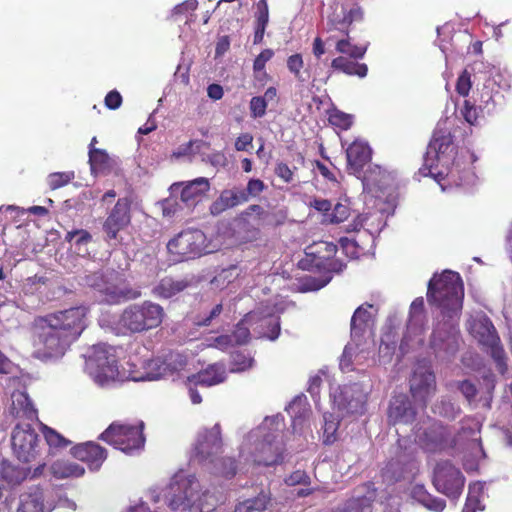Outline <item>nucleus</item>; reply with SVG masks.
Wrapping results in <instances>:
<instances>
[{
  "mask_svg": "<svg viewBox=\"0 0 512 512\" xmlns=\"http://www.w3.org/2000/svg\"><path fill=\"white\" fill-rule=\"evenodd\" d=\"M464 288L458 273L446 270L428 283L427 299L441 310L442 320L438 321L431 337L430 346L440 359L454 356L460 343L458 320L462 310Z\"/></svg>",
  "mask_w": 512,
  "mask_h": 512,
  "instance_id": "obj_1",
  "label": "nucleus"
},
{
  "mask_svg": "<svg viewBox=\"0 0 512 512\" xmlns=\"http://www.w3.org/2000/svg\"><path fill=\"white\" fill-rule=\"evenodd\" d=\"M88 308L73 307L42 319L34 340V356L42 361L61 358L86 328Z\"/></svg>",
  "mask_w": 512,
  "mask_h": 512,
  "instance_id": "obj_2",
  "label": "nucleus"
},
{
  "mask_svg": "<svg viewBox=\"0 0 512 512\" xmlns=\"http://www.w3.org/2000/svg\"><path fill=\"white\" fill-rule=\"evenodd\" d=\"M150 495L154 503L163 502L171 510L180 511L196 508L199 512H211L219 502L208 490L201 492L198 479L184 471L176 473L163 490L154 489Z\"/></svg>",
  "mask_w": 512,
  "mask_h": 512,
  "instance_id": "obj_3",
  "label": "nucleus"
},
{
  "mask_svg": "<svg viewBox=\"0 0 512 512\" xmlns=\"http://www.w3.org/2000/svg\"><path fill=\"white\" fill-rule=\"evenodd\" d=\"M283 418L279 415L266 417L256 429L250 431L245 438L240 456L251 459L257 465L271 466L282 462L283 443L280 432Z\"/></svg>",
  "mask_w": 512,
  "mask_h": 512,
  "instance_id": "obj_4",
  "label": "nucleus"
},
{
  "mask_svg": "<svg viewBox=\"0 0 512 512\" xmlns=\"http://www.w3.org/2000/svg\"><path fill=\"white\" fill-rule=\"evenodd\" d=\"M454 145L450 132L446 129L437 128L428 144L424 156V164L419 169V174L432 176L440 182L445 175L453 173L449 171L450 165L454 163Z\"/></svg>",
  "mask_w": 512,
  "mask_h": 512,
  "instance_id": "obj_5",
  "label": "nucleus"
},
{
  "mask_svg": "<svg viewBox=\"0 0 512 512\" xmlns=\"http://www.w3.org/2000/svg\"><path fill=\"white\" fill-rule=\"evenodd\" d=\"M165 316L161 305L152 301L127 306L116 322V330L122 335L143 333L157 328Z\"/></svg>",
  "mask_w": 512,
  "mask_h": 512,
  "instance_id": "obj_6",
  "label": "nucleus"
},
{
  "mask_svg": "<svg viewBox=\"0 0 512 512\" xmlns=\"http://www.w3.org/2000/svg\"><path fill=\"white\" fill-rule=\"evenodd\" d=\"M85 283L98 291L102 301L108 304H119L141 296V292L130 287L124 276L115 270L86 275Z\"/></svg>",
  "mask_w": 512,
  "mask_h": 512,
  "instance_id": "obj_7",
  "label": "nucleus"
},
{
  "mask_svg": "<svg viewBox=\"0 0 512 512\" xmlns=\"http://www.w3.org/2000/svg\"><path fill=\"white\" fill-rule=\"evenodd\" d=\"M86 357L85 370L99 386H108L115 381H122L126 364L118 369L114 349L106 344L94 345Z\"/></svg>",
  "mask_w": 512,
  "mask_h": 512,
  "instance_id": "obj_8",
  "label": "nucleus"
},
{
  "mask_svg": "<svg viewBox=\"0 0 512 512\" xmlns=\"http://www.w3.org/2000/svg\"><path fill=\"white\" fill-rule=\"evenodd\" d=\"M143 427V422L137 425L114 422L100 435V439L125 454L134 455L145 445Z\"/></svg>",
  "mask_w": 512,
  "mask_h": 512,
  "instance_id": "obj_9",
  "label": "nucleus"
},
{
  "mask_svg": "<svg viewBox=\"0 0 512 512\" xmlns=\"http://www.w3.org/2000/svg\"><path fill=\"white\" fill-rule=\"evenodd\" d=\"M377 311V308L371 304H363L355 310L351 318V337L354 344L349 343L344 349L340 360V367L343 371L350 369L355 350L364 333L373 327Z\"/></svg>",
  "mask_w": 512,
  "mask_h": 512,
  "instance_id": "obj_10",
  "label": "nucleus"
},
{
  "mask_svg": "<svg viewBox=\"0 0 512 512\" xmlns=\"http://www.w3.org/2000/svg\"><path fill=\"white\" fill-rule=\"evenodd\" d=\"M167 249L175 262L193 259L208 252L206 236L198 229L180 232L168 242Z\"/></svg>",
  "mask_w": 512,
  "mask_h": 512,
  "instance_id": "obj_11",
  "label": "nucleus"
},
{
  "mask_svg": "<svg viewBox=\"0 0 512 512\" xmlns=\"http://www.w3.org/2000/svg\"><path fill=\"white\" fill-rule=\"evenodd\" d=\"M255 320H265L269 325L273 326V333L268 334L269 340H276L280 334V321L279 316L275 313L273 306H263L254 311L249 312L245 317L236 325L235 330L230 335L235 345H243L250 339L249 326H254Z\"/></svg>",
  "mask_w": 512,
  "mask_h": 512,
  "instance_id": "obj_12",
  "label": "nucleus"
},
{
  "mask_svg": "<svg viewBox=\"0 0 512 512\" xmlns=\"http://www.w3.org/2000/svg\"><path fill=\"white\" fill-rule=\"evenodd\" d=\"M472 333L475 338L478 339L479 343L486 347L487 352H489L491 357L494 359L498 371L501 374H504L507 370L506 354L500 344V338L490 319L483 316L476 320L472 325Z\"/></svg>",
  "mask_w": 512,
  "mask_h": 512,
  "instance_id": "obj_13",
  "label": "nucleus"
},
{
  "mask_svg": "<svg viewBox=\"0 0 512 512\" xmlns=\"http://www.w3.org/2000/svg\"><path fill=\"white\" fill-rule=\"evenodd\" d=\"M11 442L15 456L22 462L33 461L39 455L40 439L29 423H19L14 427Z\"/></svg>",
  "mask_w": 512,
  "mask_h": 512,
  "instance_id": "obj_14",
  "label": "nucleus"
},
{
  "mask_svg": "<svg viewBox=\"0 0 512 512\" xmlns=\"http://www.w3.org/2000/svg\"><path fill=\"white\" fill-rule=\"evenodd\" d=\"M465 478L461 471L448 461L439 462L434 470L433 484L436 490L451 499H457L464 488Z\"/></svg>",
  "mask_w": 512,
  "mask_h": 512,
  "instance_id": "obj_15",
  "label": "nucleus"
},
{
  "mask_svg": "<svg viewBox=\"0 0 512 512\" xmlns=\"http://www.w3.org/2000/svg\"><path fill=\"white\" fill-rule=\"evenodd\" d=\"M222 448L221 428L219 424H215L212 428H205L198 433L193 457L204 466L213 463L214 458L222 452Z\"/></svg>",
  "mask_w": 512,
  "mask_h": 512,
  "instance_id": "obj_16",
  "label": "nucleus"
},
{
  "mask_svg": "<svg viewBox=\"0 0 512 512\" xmlns=\"http://www.w3.org/2000/svg\"><path fill=\"white\" fill-rule=\"evenodd\" d=\"M163 377H167L163 359H149L142 362L140 367L129 359L122 374V381H154Z\"/></svg>",
  "mask_w": 512,
  "mask_h": 512,
  "instance_id": "obj_17",
  "label": "nucleus"
},
{
  "mask_svg": "<svg viewBox=\"0 0 512 512\" xmlns=\"http://www.w3.org/2000/svg\"><path fill=\"white\" fill-rule=\"evenodd\" d=\"M131 223V201L127 197L119 198L103 223L106 239L116 240L118 233Z\"/></svg>",
  "mask_w": 512,
  "mask_h": 512,
  "instance_id": "obj_18",
  "label": "nucleus"
},
{
  "mask_svg": "<svg viewBox=\"0 0 512 512\" xmlns=\"http://www.w3.org/2000/svg\"><path fill=\"white\" fill-rule=\"evenodd\" d=\"M450 433L439 422H431L428 426L418 428L415 440L425 450L430 452L441 451L449 446Z\"/></svg>",
  "mask_w": 512,
  "mask_h": 512,
  "instance_id": "obj_19",
  "label": "nucleus"
},
{
  "mask_svg": "<svg viewBox=\"0 0 512 512\" xmlns=\"http://www.w3.org/2000/svg\"><path fill=\"white\" fill-rule=\"evenodd\" d=\"M436 390L435 376L427 368L418 367L410 379V391L415 401L426 406Z\"/></svg>",
  "mask_w": 512,
  "mask_h": 512,
  "instance_id": "obj_20",
  "label": "nucleus"
},
{
  "mask_svg": "<svg viewBox=\"0 0 512 512\" xmlns=\"http://www.w3.org/2000/svg\"><path fill=\"white\" fill-rule=\"evenodd\" d=\"M334 404L344 414H362L365 410L366 396L357 384L345 386L338 395H333Z\"/></svg>",
  "mask_w": 512,
  "mask_h": 512,
  "instance_id": "obj_21",
  "label": "nucleus"
},
{
  "mask_svg": "<svg viewBox=\"0 0 512 512\" xmlns=\"http://www.w3.org/2000/svg\"><path fill=\"white\" fill-rule=\"evenodd\" d=\"M210 183L205 177H199L188 182L174 183L170 186L172 195L180 193V199L187 207L193 206L209 190Z\"/></svg>",
  "mask_w": 512,
  "mask_h": 512,
  "instance_id": "obj_22",
  "label": "nucleus"
},
{
  "mask_svg": "<svg viewBox=\"0 0 512 512\" xmlns=\"http://www.w3.org/2000/svg\"><path fill=\"white\" fill-rule=\"evenodd\" d=\"M385 224L383 212H366L359 215L353 223L348 226L347 231H359L360 228H364V232L361 234L368 240L370 246L373 247L376 235L381 232Z\"/></svg>",
  "mask_w": 512,
  "mask_h": 512,
  "instance_id": "obj_23",
  "label": "nucleus"
},
{
  "mask_svg": "<svg viewBox=\"0 0 512 512\" xmlns=\"http://www.w3.org/2000/svg\"><path fill=\"white\" fill-rule=\"evenodd\" d=\"M71 453L76 459L86 463L91 471H98L107 458L106 449L92 441L74 446Z\"/></svg>",
  "mask_w": 512,
  "mask_h": 512,
  "instance_id": "obj_24",
  "label": "nucleus"
},
{
  "mask_svg": "<svg viewBox=\"0 0 512 512\" xmlns=\"http://www.w3.org/2000/svg\"><path fill=\"white\" fill-rule=\"evenodd\" d=\"M415 415L416 412L406 395L399 394L393 397L388 411V417L391 422L394 424H407L414 420Z\"/></svg>",
  "mask_w": 512,
  "mask_h": 512,
  "instance_id": "obj_25",
  "label": "nucleus"
},
{
  "mask_svg": "<svg viewBox=\"0 0 512 512\" xmlns=\"http://www.w3.org/2000/svg\"><path fill=\"white\" fill-rule=\"evenodd\" d=\"M337 252V246L330 242L320 241L308 246L305 250L306 256L311 257L315 266L331 268L333 259Z\"/></svg>",
  "mask_w": 512,
  "mask_h": 512,
  "instance_id": "obj_26",
  "label": "nucleus"
},
{
  "mask_svg": "<svg viewBox=\"0 0 512 512\" xmlns=\"http://www.w3.org/2000/svg\"><path fill=\"white\" fill-rule=\"evenodd\" d=\"M16 512H45L42 489L33 486L21 493Z\"/></svg>",
  "mask_w": 512,
  "mask_h": 512,
  "instance_id": "obj_27",
  "label": "nucleus"
},
{
  "mask_svg": "<svg viewBox=\"0 0 512 512\" xmlns=\"http://www.w3.org/2000/svg\"><path fill=\"white\" fill-rule=\"evenodd\" d=\"M349 167L355 172H360L371 159V149L368 144L355 141L346 151Z\"/></svg>",
  "mask_w": 512,
  "mask_h": 512,
  "instance_id": "obj_28",
  "label": "nucleus"
},
{
  "mask_svg": "<svg viewBox=\"0 0 512 512\" xmlns=\"http://www.w3.org/2000/svg\"><path fill=\"white\" fill-rule=\"evenodd\" d=\"M187 279H173L165 277L161 279L152 289V294L157 298L168 299L184 291L190 286Z\"/></svg>",
  "mask_w": 512,
  "mask_h": 512,
  "instance_id": "obj_29",
  "label": "nucleus"
},
{
  "mask_svg": "<svg viewBox=\"0 0 512 512\" xmlns=\"http://www.w3.org/2000/svg\"><path fill=\"white\" fill-rule=\"evenodd\" d=\"M190 382L202 386H213L222 383L226 379V369L223 364L216 363L210 365L204 371L199 372L192 377H188Z\"/></svg>",
  "mask_w": 512,
  "mask_h": 512,
  "instance_id": "obj_30",
  "label": "nucleus"
},
{
  "mask_svg": "<svg viewBox=\"0 0 512 512\" xmlns=\"http://www.w3.org/2000/svg\"><path fill=\"white\" fill-rule=\"evenodd\" d=\"M11 413L18 418L27 420L37 419V410L34 408L31 399L25 392H15L11 396Z\"/></svg>",
  "mask_w": 512,
  "mask_h": 512,
  "instance_id": "obj_31",
  "label": "nucleus"
},
{
  "mask_svg": "<svg viewBox=\"0 0 512 512\" xmlns=\"http://www.w3.org/2000/svg\"><path fill=\"white\" fill-rule=\"evenodd\" d=\"M411 497L433 512H442L446 507L445 500L432 496L423 485H415L410 492Z\"/></svg>",
  "mask_w": 512,
  "mask_h": 512,
  "instance_id": "obj_32",
  "label": "nucleus"
},
{
  "mask_svg": "<svg viewBox=\"0 0 512 512\" xmlns=\"http://www.w3.org/2000/svg\"><path fill=\"white\" fill-rule=\"evenodd\" d=\"M339 243L343 252L352 259L358 258L360 255L369 251V248H372L368 240H366L362 234L358 235L357 239L342 237Z\"/></svg>",
  "mask_w": 512,
  "mask_h": 512,
  "instance_id": "obj_33",
  "label": "nucleus"
},
{
  "mask_svg": "<svg viewBox=\"0 0 512 512\" xmlns=\"http://www.w3.org/2000/svg\"><path fill=\"white\" fill-rule=\"evenodd\" d=\"M271 503L270 492L261 491L256 497L246 499L240 502L235 509V512H263L267 510Z\"/></svg>",
  "mask_w": 512,
  "mask_h": 512,
  "instance_id": "obj_34",
  "label": "nucleus"
},
{
  "mask_svg": "<svg viewBox=\"0 0 512 512\" xmlns=\"http://www.w3.org/2000/svg\"><path fill=\"white\" fill-rule=\"evenodd\" d=\"M50 471L58 479L81 477L85 473V469L81 465L67 460L55 461L51 465Z\"/></svg>",
  "mask_w": 512,
  "mask_h": 512,
  "instance_id": "obj_35",
  "label": "nucleus"
},
{
  "mask_svg": "<svg viewBox=\"0 0 512 512\" xmlns=\"http://www.w3.org/2000/svg\"><path fill=\"white\" fill-rule=\"evenodd\" d=\"M331 67L347 75H357L364 78L367 75L368 67L364 63H356L346 57L339 56L332 60Z\"/></svg>",
  "mask_w": 512,
  "mask_h": 512,
  "instance_id": "obj_36",
  "label": "nucleus"
},
{
  "mask_svg": "<svg viewBox=\"0 0 512 512\" xmlns=\"http://www.w3.org/2000/svg\"><path fill=\"white\" fill-rule=\"evenodd\" d=\"M204 467L211 473L225 478H232L237 472L235 461L228 457L216 456L213 463H207Z\"/></svg>",
  "mask_w": 512,
  "mask_h": 512,
  "instance_id": "obj_37",
  "label": "nucleus"
},
{
  "mask_svg": "<svg viewBox=\"0 0 512 512\" xmlns=\"http://www.w3.org/2000/svg\"><path fill=\"white\" fill-rule=\"evenodd\" d=\"M30 470L13 465L8 461H3L0 469V475L10 485H18L24 481Z\"/></svg>",
  "mask_w": 512,
  "mask_h": 512,
  "instance_id": "obj_38",
  "label": "nucleus"
},
{
  "mask_svg": "<svg viewBox=\"0 0 512 512\" xmlns=\"http://www.w3.org/2000/svg\"><path fill=\"white\" fill-rule=\"evenodd\" d=\"M286 410L293 419V426L296 427L308 414L306 397L304 395L296 396L287 406Z\"/></svg>",
  "mask_w": 512,
  "mask_h": 512,
  "instance_id": "obj_39",
  "label": "nucleus"
},
{
  "mask_svg": "<svg viewBox=\"0 0 512 512\" xmlns=\"http://www.w3.org/2000/svg\"><path fill=\"white\" fill-rule=\"evenodd\" d=\"M286 410L293 419V426L296 427L308 414L306 397L304 395L296 396L287 406Z\"/></svg>",
  "mask_w": 512,
  "mask_h": 512,
  "instance_id": "obj_40",
  "label": "nucleus"
},
{
  "mask_svg": "<svg viewBox=\"0 0 512 512\" xmlns=\"http://www.w3.org/2000/svg\"><path fill=\"white\" fill-rule=\"evenodd\" d=\"M164 369L167 377H174L175 374L182 371L186 364V357L180 353H171L163 359Z\"/></svg>",
  "mask_w": 512,
  "mask_h": 512,
  "instance_id": "obj_41",
  "label": "nucleus"
},
{
  "mask_svg": "<svg viewBox=\"0 0 512 512\" xmlns=\"http://www.w3.org/2000/svg\"><path fill=\"white\" fill-rule=\"evenodd\" d=\"M366 49V47L352 44L349 37L336 41V51L341 54H347L354 59L363 58L366 53Z\"/></svg>",
  "mask_w": 512,
  "mask_h": 512,
  "instance_id": "obj_42",
  "label": "nucleus"
},
{
  "mask_svg": "<svg viewBox=\"0 0 512 512\" xmlns=\"http://www.w3.org/2000/svg\"><path fill=\"white\" fill-rule=\"evenodd\" d=\"M434 412L447 419H455L460 414V407L448 398H442L434 405Z\"/></svg>",
  "mask_w": 512,
  "mask_h": 512,
  "instance_id": "obj_43",
  "label": "nucleus"
},
{
  "mask_svg": "<svg viewBox=\"0 0 512 512\" xmlns=\"http://www.w3.org/2000/svg\"><path fill=\"white\" fill-rule=\"evenodd\" d=\"M42 432L50 448L63 449L71 444L68 439L46 425H42Z\"/></svg>",
  "mask_w": 512,
  "mask_h": 512,
  "instance_id": "obj_44",
  "label": "nucleus"
},
{
  "mask_svg": "<svg viewBox=\"0 0 512 512\" xmlns=\"http://www.w3.org/2000/svg\"><path fill=\"white\" fill-rule=\"evenodd\" d=\"M339 421L333 415H324L323 438L325 444H332L336 441V432L338 430Z\"/></svg>",
  "mask_w": 512,
  "mask_h": 512,
  "instance_id": "obj_45",
  "label": "nucleus"
},
{
  "mask_svg": "<svg viewBox=\"0 0 512 512\" xmlns=\"http://www.w3.org/2000/svg\"><path fill=\"white\" fill-rule=\"evenodd\" d=\"M426 323L427 319L425 314L409 315L407 324V336H405V339L410 337V335H421L425 330Z\"/></svg>",
  "mask_w": 512,
  "mask_h": 512,
  "instance_id": "obj_46",
  "label": "nucleus"
},
{
  "mask_svg": "<svg viewBox=\"0 0 512 512\" xmlns=\"http://www.w3.org/2000/svg\"><path fill=\"white\" fill-rule=\"evenodd\" d=\"M274 52L272 49H264L254 60L253 70L256 75V78L262 79L266 77L267 74L264 71L266 63L273 57Z\"/></svg>",
  "mask_w": 512,
  "mask_h": 512,
  "instance_id": "obj_47",
  "label": "nucleus"
},
{
  "mask_svg": "<svg viewBox=\"0 0 512 512\" xmlns=\"http://www.w3.org/2000/svg\"><path fill=\"white\" fill-rule=\"evenodd\" d=\"M350 215V209L346 204L337 203L331 213L325 215V221L338 224L345 221Z\"/></svg>",
  "mask_w": 512,
  "mask_h": 512,
  "instance_id": "obj_48",
  "label": "nucleus"
},
{
  "mask_svg": "<svg viewBox=\"0 0 512 512\" xmlns=\"http://www.w3.org/2000/svg\"><path fill=\"white\" fill-rule=\"evenodd\" d=\"M222 311V304H216L209 312L198 314L195 318V324L198 326H210L221 315Z\"/></svg>",
  "mask_w": 512,
  "mask_h": 512,
  "instance_id": "obj_49",
  "label": "nucleus"
},
{
  "mask_svg": "<svg viewBox=\"0 0 512 512\" xmlns=\"http://www.w3.org/2000/svg\"><path fill=\"white\" fill-rule=\"evenodd\" d=\"M254 363L253 358L243 353H234L231 356V372H242L251 368Z\"/></svg>",
  "mask_w": 512,
  "mask_h": 512,
  "instance_id": "obj_50",
  "label": "nucleus"
},
{
  "mask_svg": "<svg viewBox=\"0 0 512 512\" xmlns=\"http://www.w3.org/2000/svg\"><path fill=\"white\" fill-rule=\"evenodd\" d=\"M304 66V61L301 54H293L287 59V68L294 75V77L300 81L305 82L306 78L303 77L301 69Z\"/></svg>",
  "mask_w": 512,
  "mask_h": 512,
  "instance_id": "obj_51",
  "label": "nucleus"
},
{
  "mask_svg": "<svg viewBox=\"0 0 512 512\" xmlns=\"http://www.w3.org/2000/svg\"><path fill=\"white\" fill-rule=\"evenodd\" d=\"M74 172H55L48 176V185L51 189H58L74 179Z\"/></svg>",
  "mask_w": 512,
  "mask_h": 512,
  "instance_id": "obj_52",
  "label": "nucleus"
},
{
  "mask_svg": "<svg viewBox=\"0 0 512 512\" xmlns=\"http://www.w3.org/2000/svg\"><path fill=\"white\" fill-rule=\"evenodd\" d=\"M108 161V155L104 150L89 148V162L91 170L102 169Z\"/></svg>",
  "mask_w": 512,
  "mask_h": 512,
  "instance_id": "obj_53",
  "label": "nucleus"
},
{
  "mask_svg": "<svg viewBox=\"0 0 512 512\" xmlns=\"http://www.w3.org/2000/svg\"><path fill=\"white\" fill-rule=\"evenodd\" d=\"M233 208L230 202L227 189L223 190L220 196L211 204L210 212L213 215H219L227 209Z\"/></svg>",
  "mask_w": 512,
  "mask_h": 512,
  "instance_id": "obj_54",
  "label": "nucleus"
},
{
  "mask_svg": "<svg viewBox=\"0 0 512 512\" xmlns=\"http://www.w3.org/2000/svg\"><path fill=\"white\" fill-rule=\"evenodd\" d=\"M92 239V236L91 234L86 231V230H73V231H69L67 232L66 236H65V240H67L68 242H74V244L76 246H79V248L82 246V245H86L87 243H89Z\"/></svg>",
  "mask_w": 512,
  "mask_h": 512,
  "instance_id": "obj_55",
  "label": "nucleus"
},
{
  "mask_svg": "<svg viewBox=\"0 0 512 512\" xmlns=\"http://www.w3.org/2000/svg\"><path fill=\"white\" fill-rule=\"evenodd\" d=\"M268 104L261 96H254L249 103L251 117L254 119L262 118L266 114Z\"/></svg>",
  "mask_w": 512,
  "mask_h": 512,
  "instance_id": "obj_56",
  "label": "nucleus"
},
{
  "mask_svg": "<svg viewBox=\"0 0 512 512\" xmlns=\"http://www.w3.org/2000/svg\"><path fill=\"white\" fill-rule=\"evenodd\" d=\"M284 482L288 486H296V485L309 486L311 483V479L305 471L296 470V471L292 472L290 475H288L285 478Z\"/></svg>",
  "mask_w": 512,
  "mask_h": 512,
  "instance_id": "obj_57",
  "label": "nucleus"
},
{
  "mask_svg": "<svg viewBox=\"0 0 512 512\" xmlns=\"http://www.w3.org/2000/svg\"><path fill=\"white\" fill-rule=\"evenodd\" d=\"M266 188L264 182L260 179H250L247 183V187L244 190L247 201L250 198L258 197Z\"/></svg>",
  "mask_w": 512,
  "mask_h": 512,
  "instance_id": "obj_58",
  "label": "nucleus"
},
{
  "mask_svg": "<svg viewBox=\"0 0 512 512\" xmlns=\"http://www.w3.org/2000/svg\"><path fill=\"white\" fill-rule=\"evenodd\" d=\"M331 124L342 129H348L352 124V116L340 111L332 113L329 117Z\"/></svg>",
  "mask_w": 512,
  "mask_h": 512,
  "instance_id": "obj_59",
  "label": "nucleus"
},
{
  "mask_svg": "<svg viewBox=\"0 0 512 512\" xmlns=\"http://www.w3.org/2000/svg\"><path fill=\"white\" fill-rule=\"evenodd\" d=\"M470 89H471L470 74L467 72V70H464L457 80L456 90L460 95L467 96Z\"/></svg>",
  "mask_w": 512,
  "mask_h": 512,
  "instance_id": "obj_60",
  "label": "nucleus"
},
{
  "mask_svg": "<svg viewBox=\"0 0 512 512\" xmlns=\"http://www.w3.org/2000/svg\"><path fill=\"white\" fill-rule=\"evenodd\" d=\"M458 389L463 394V396L467 399L468 402H471L477 395V389H476L475 385L469 380H464V381L459 382Z\"/></svg>",
  "mask_w": 512,
  "mask_h": 512,
  "instance_id": "obj_61",
  "label": "nucleus"
},
{
  "mask_svg": "<svg viewBox=\"0 0 512 512\" xmlns=\"http://www.w3.org/2000/svg\"><path fill=\"white\" fill-rule=\"evenodd\" d=\"M309 206L317 210L318 212L323 213L325 216L329 214L331 210L332 203L330 200L314 197L309 201Z\"/></svg>",
  "mask_w": 512,
  "mask_h": 512,
  "instance_id": "obj_62",
  "label": "nucleus"
},
{
  "mask_svg": "<svg viewBox=\"0 0 512 512\" xmlns=\"http://www.w3.org/2000/svg\"><path fill=\"white\" fill-rule=\"evenodd\" d=\"M227 192L230 197L232 207H236L240 204L248 202L244 190L241 188L235 187L232 189H227Z\"/></svg>",
  "mask_w": 512,
  "mask_h": 512,
  "instance_id": "obj_63",
  "label": "nucleus"
},
{
  "mask_svg": "<svg viewBox=\"0 0 512 512\" xmlns=\"http://www.w3.org/2000/svg\"><path fill=\"white\" fill-rule=\"evenodd\" d=\"M256 22H269V8L267 0H259L256 4Z\"/></svg>",
  "mask_w": 512,
  "mask_h": 512,
  "instance_id": "obj_64",
  "label": "nucleus"
}]
</instances>
